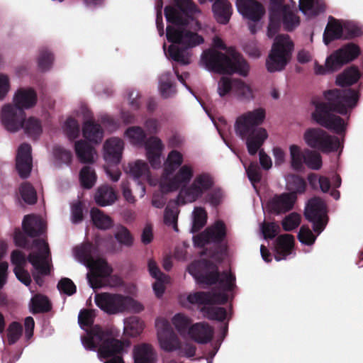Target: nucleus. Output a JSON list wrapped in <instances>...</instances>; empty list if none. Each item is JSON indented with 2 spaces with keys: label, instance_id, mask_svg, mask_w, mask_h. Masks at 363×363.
Instances as JSON below:
<instances>
[{
  "label": "nucleus",
  "instance_id": "f257e3e1",
  "mask_svg": "<svg viewBox=\"0 0 363 363\" xmlns=\"http://www.w3.org/2000/svg\"><path fill=\"white\" fill-rule=\"evenodd\" d=\"M325 101L313 99L312 104L315 111L312 118L318 124L337 135H345L346 124L340 116L335 113L346 115L348 109L356 106L359 100V93L352 89H334L324 91Z\"/></svg>",
  "mask_w": 363,
  "mask_h": 363
},
{
  "label": "nucleus",
  "instance_id": "f03ea898",
  "mask_svg": "<svg viewBox=\"0 0 363 363\" xmlns=\"http://www.w3.org/2000/svg\"><path fill=\"white\" fill-rule=\"evenodd\" d=\"M187 271L199 284L213 285L218 283L223 289L220 292L196 291L190 294L187 296L190 303L206 306L223 305L228 302L226 292L233 291L235 286V277L233 274L228 271L220 273L213 262L206 259L194 261L188 266Z\"/></svg>",
  "mask_w": 363,
  "mask_h": 363
},
{
  "label": "nucleus",
  "instance_id": "7ed1b4c3",
  "mask_svg": "<svg viewBox=\"0 0 363 363\" xmlns=\"http://www.w3.org/2000/svg\"><path fill=\"white\" fill-rule=\"evenodd\" d=\"M164 15L167 21L173 25L167 26L166 29L167 39L172 43L168 48L169 55L174 61L187 65L191 62V49L202 44L203 38L184 28L189 23L188 20L174 7L166 6Z\"/></svg>",
  "mask_w": 363,
  "mask_h": 363
},
{
  "label": "nucleus",
  "instance_id": "20e7f679",
  "mask_svg": "<svg viewBox=\"0 0 363 363\" xmlns=\"http://www.w3.org/2000/svg\"><path fill=\"white\" fill-rule=\"evenodd\" d=\"M23 233L18 228L14 230L13 240L17 247L24 249L35 247L38 252H30L28 261L41 275L47 276L50 273V267L48 259L50 255L48 243L43 239H35L30 245L26 235L30 238H37L43 235L45 230L43 220L34 215H26L22 222Z\"/></svg>",
  "mask_w": 363,
  "mask_h": 363
},
{
  "label": "nucleus",
  "instance_id": "39448f33",
  "mask_svg": "<svg viewBox=\"0 0 363 363\" xmlns=\"http://www.w3.org/2000/svg\"><path fill=\"white\" fill-rule=\"evenodd\" d=\"M201 62L208 70L222 74L236 73L245 77L250 69L247 61L233 47H229L228 54L215 48L206 50L201 55Z\"/></svg>",
  "mask_w": 363,
  "mask_h": 363
},
{
  "label": "nucleus",
  "instance_id": "423d86ee",
  "mask_svg": "<svg viewBox=\"0 0 363 363\" xmlns=\"http://www.w3.org/2000/svg\"><path fill=\"white\" fill-rule=\"evenodd\" d=\"M265 116V110L258 108L240 116L235 121V133L241 139H246L247 151L251 155L257 154L267 138V130L258 127L263 123Z\"/></svg>",
  "mask_w": 363,
  "mask_h": 363
},
{
  "label": "nucleus",
  "instance_id": "0eeeda50",
  "mask_svg": "<svg viewBox=\"0 0 363 363\" xmlns=\"http://www.w3.org/2000/svg\"><path fill=\"white\" fill-rule=\"evenodd\" d=\"M93 245L91 243L76 250L77 257L91 269L87 274L89 283L91 288L98 289L104 286L106 279L113 272L107 261L103 258L94 259L92 255Z\"/></svg>",
  "mask_w": 363,
  "mask_h": 363
},
{
  "label": "nucleus",
  "instance_id": "6e6552de",
  "mask_svg": "<svg viewBox=\"0 0 363 363\" xmlns=\"http://www.w3.org/2000/svg\"><path fill=\"white\" fill-rule=\"evenodd\" d=\"M94 301L96 305L108 314H116L124 311L139 313L143 310V306L133 298L118 294H96Z\"/></svg>",
  "mask_w": 363,
  "mask_h": 363
},
{
  "label": "nucleus",
  "instance_id": "1a4fd4ad",
  "mask_svg": "<svg viewBox=\"0 0 363 363\" xmlns=\"http://www.w3.org/2000/svg\"><path fill=\"white\" fill-rule=\"evenodd\" d=\"M294 43L289 35H278L266 62L267 70L274 72L283 70L291 60Z\"/></svg>",
  "mask_w": 363,
  "mask_h": 363
},
{
  "label": "nucleus",
  "instance_id": "9d476101",
  "mask_svg": "<svg viewBox=\"0 0 363 363\" xmlns=\"http://www.w3.org/2000/svg\"><path fill=\"white\" fill-rule=\"evenodd\" d=\"M306 143L311 148L318 150L323 153L340 151L343 149V140L335 135H331L320 128H310L303 135Z\"/></svg>",
  "mask_w": 363,
  "mask_h": 363
},
{
  "label": "nucleus",
  "instance_id": "9b49d317",
  "mask_svg": "<svg viewBox=\"0 0 363 363\" xmlns=\"http://www.w3.org/2000/svg\"><path fill=\"white\" fill-rule=\"evenodd\" d=\"M214 184V178L210 173L198 174L189 186H184L181 189L179 199L182 197L183 204L193 203L210 191Z\"/></svg>",
  "mask_w": 363,
  "mask_h": 363
},
{
  "label": "nucleus",
  "instance_id": "f8f14e48",
  "mask_svg": "<svg viewBox=\"0 0 363 363\" xmlns=\"http://www.w3.org/2000/svg\"><path fill=\"white\" fill-rule=\"evenodd\" d=\"M306 218L313 223V229L320 233L327 224L326 204L320 197H313L308 200L305 208Z\"/></svg>",
  "mask_w": 363,
  "mask_h": 363
},
{
  "label": "nucleus",
  "instance_id": "ddd939ff",
  "mask_svg": "<svg viewBox=\"0 0 363 363\" xmlns=\"http://www.w3.org/2000/svg\"><path fill=\"white\" fill-rule=\"evenodd\" d=\"M360 53L359 45L348 43L327 57L328 66L331 69H340L344 65L357 58Z\"/></svg>",
  "mask_w": 363,
  "mask_h": 363
},
{
  "label": "nucleus",
  "instance_id": "4468645a",
  "mask_svg": "<svg viewBox=\"0 0 363 363\" xmlns=\"http://www.w3.org/2000/svg\"><path fill=\"white\" fill-rule=\"evenodd\" d=\"M0 115L1 122L8 131L15 133L22 128L26 113L21 107L11 104H6Z\"/></svg>",
  "mask_w": 363,
  "mask_h": 363
},
{
  "label": "nucleus",
  "instance_id": "2eb2a0df",
  "mask_svg": "<svg viewBox=\"0 0 363 363\" xmlns=\"http://www.w3.org/2000/svg\"><path fill=\"white\" fill-rule=\"evenodd\" d=\"M272 16L269 17V23L267 28V35L274 37L279 30L281 24L288 32L295 30L300 24V18L291 9L282 11L279 16L277 25L272 21Z\"/></svg>",
  "mask_w": 363,
  "mask_h": 363
},
{
  "label": "nucleus",
  "instance_id": "dca6fc26",
  "mask_svg": "<svg viewBox=\"0 0 363 363\" xmlns=\"http://www.w3.org/2000/svg\"><path fill=\"white\" fill-rule=\"evenodd\" d=\"M160 346L165 352H171L182 350V342L172 329L168 321H162V328L157 332Z\"/></svg>",
  "mask_w": 363,
  "mask_h": 363
},
{
  "label": "nucleus",
  "instance_id": "f3484780",
  "mask_svg": "<svg viewBox=\"0 0 363 363\" xmlns=\"http://www.w3.org/2000/svg\"><path fill=\"white\" fill-rule=\"evenodd\" d=\"M33 167L31 146L28 143L21 144L17 151L16 169L21 179L28 178Z\"/></svg>",
  "mask_w": 363,
  "mask_h": 363
},
{
  "label": "nucleus",
  "instance_id": "a211bd4d",
  "mask_svg": "<svg viewBox=\"0 0 363 363\" xmlns=\"http://www.w3.org/2000/svg\"><path fill=\"white\" fill-rule=\"evenodd\" d=\"M297 196L293 194H275L268 202L269 211L276 215L286 213L293 209Z\"/></svg>",
  "mask_w": 363,
  "mask_h": 363
},
{
  "label": "nucleus",
  "instance_id": "6ab92c4d",
  "mask_svg": "<svg viewBox=\"0 0 363 363\" xmlns=\"http://www.w3.org/2000/svg\"><path fill=\"white\" fill-rule=\"evenodd\" d=\"M238 11L245 18L259 21L265 13L263 5L257 0H237Z\"/></svg>",
  "mask_w": 363,
  "mask_h": 363
},
{
  "label": "nucleus",
  "instance_id": "aec40b11",
  "mask_svg": "<svg viewBox=\"0 0 363 363\" xmlns=\"http://www.w3.org/2000/svg\"><path fill=\"white\" fill-rule=\"evenodd\" d=\"M110 335L108 330H104L101 326L95 325L86 329V335L82 337V342L86 350H94L101 347Z\"/></svg>",
  "mask_w": 363,
  "mask_h": 363
},
{
  "label": "nucleus",
  "instance_id": "412c9836",
  "mask_svg": "<svg viewBox=\"0 0 363 363\" xmlns=\"http://www.w3.org/2000/svg\"><path fill=\"white\" fill-rule=\"evenodd\" d=\"M104 158L110 164L117 165L120 163L123 150V141L118 138L107 140L104 145Z\"/></svg>",
  "mask_w": 363,
  "mask_h": 363
},
{
  "label": "nucleus",
  "instance_id": "4be33fe9",
  "mask_svg": "<svg viewBox=\"0 0 363 363\" xmlns=\"http://www.w3.org/2000/svg\"><path fill=\"white\" fill-rule=\"evenodd\" d=\"M213 333V327L206 322L192 324L188 330L189 337L199 344H207L211 342Z\"/></svg>",
  "mask_w": 363,
  "mask_h": 363
},
{
  "label": "nucleus",
  "instance_id": "5701e85b",
  "mask_svg": "<svg viewBox=\"0 0 363 363\" xmlns=\"http://www.w3.org/2000/svg\"><path fill=\"white\" fill-rule=\"evenodd\" d=\"M134 363H157V354L149 343H140L133 350Z\"/></svg>",
  "mask_w": 363,
  "mask_h": 363
},
{
  "label": "nucleus",
  "instance_id": "b1692460",
  "mask_svg": "<svg viewBox=\"0 0 363 363\" xmlns=\"http://www.w3.org/2000/svg\"><path fill=\"white\" fill-rule=\"evenodd\" d=\"M128 345V342H126ZM125 342L117 340L111 336V335L105 340L103 345L99 347L98 352L103 358H110L116 356H121L123 351Z\"/></svg>",
  "mask_w": 363,
  "mask_h": 363
},
{
  "label": "nucleus",
  "instance_id": "393cba45",
  "mask_svg": "<svg viewBox=\"0 0 363 363\" xmlns=\"http://www.w3.org/2000/svg\"><path fill=\"white\" fill-rule=\"evenodd\" d=\"M38 96L32 88H20L13 96V102L16 106H19L23 111L33 107L37 103Z\"/></svg>",
  "mask_w": 363,
  "mask_h": 363
},
{
  "label": "nucleus",
  "instance_id": "a878e982",
  "mask_svg": "<svg viewBox=\"0 0 363 363\" xmlns=\"http://www.w3.org/2000/svg\"><path fill=\"white\" fill-rule=\"evenodd\" d=\"M294 245V238L291 234H283L275 240V259L280 261L291 253Z\"/></svg>",
  "mask_w": 363,
  "mask_h": 363
},
{
  "label": "nucleus",
  "instance_id": "bb28decb",
  "mask_svg": "<svg viewBox=\"0 0 363 363\" xmlns=\"http://www.w3.org/2000/svg\"><path fill=\"white\" fill-rule=\"evenodd\" d=\"M194 176L193 168L188 164L183 165L176 174L168 182L167 190L173 191L179 189L181 186L186 185Z\"/></svg>",
  "mask_w": 363,
  "mask_h": 363
},
{
  "label": "nucleus",
  "instance_id": "cd10ccee",
  "mask_svg": "<svg viewBox=\"0 0 363 363\" xmlns=\"http://www.w3.org/2000/svg\"><path fill=\"white\" fill-rule=\"evenodd\" d=\"M343 33V26L339 21L330 16L323 33V42L328 45L335 40L344 38Z\"/></svg>",
  "mask_w": 363,
  "mask_h": 363
},
{
  "label": "nucleus",
  "instance_id": "c85d7f7f",
  "mask_svg": "<svg viewBox=\"0 0 363 363\" xmlns=\"http://www.w3.org/2000/svg\"><path fill=\"white\" fill-rule=\"evenodd\" d=\"M212 10L216 21L221 24H227L233 13L231 4L228 0H216Z\"/></svg>",
  "mask_w": 363,
  "mask_h": 363
},
{
  "label": "nucleus",
  "instance_id": "c756f323",
  "mask_svg": "<svg viewBox=\"0 0 363 363\" xmlns=\"http://www.w3.org/2000/svg\"><path fill=\"white\" fill-rule=\"evenodd\" d=\"M83 136L89 141L94 143L101 142L104 136V130L99 123L89 120L84 123L82 127Z\"/></svg>",
  "mask_w": 363,
  "mask_h": 363
},
{
  "label": "nucleus",
  "instance_id": "7c9ffc66",
  "mask_svg": "<svg viewBox=\"0 0 363 363\" xmlns=\"http://www.w3.org/2000/svg\"><path fill=\"white\" fill-rule=\"evenodd\" d=\"M94 200L98 206H106L113 204L117 200V195L111 186L102 185L97 189Z\"/></svg>",
  "mask_w": 363,
  "mask_h": 363
},
{
  "label": "nucleus",
  "instance_id": "2f4dec72",
  "mask_svg": "<svg viewBox=\"0 0 363 363\" xmlns=\"http://www.w3.org/2000/svg\"><path fill=\"white\" fill-rule=\"evenodd\" d=\"M205 231L210 242L216 244L221 243L227 235L226 225L221 220H216L212 225L206 228Z\"/></svg>",
  "mask_w": 363,
  "mask_h": 363
},
{
  "label": "nucleus",
  "instance_id": "473e14b6",
  "mask_svg": "<svg viewBox=\"0 0 363 363\" xmlns=\"http://www.w3.org/2000/svg\"><path fill=\"white\" fill-rule=\"evenodd\" d=\"M361 77V73L358 67L352 65L346 68L336 78V84L344 87L351 86L358 82Z\"/></svg>",
  "mask_w": 363,
  "mask_h": 363
},
{
  "label": "nucleus",
  "instance_id": "72a5a7b5",
  "mask_svg": "<svg viewBox=\"0 0 363 363\" xmlns=\"http://www.w3.org/2000/svg\"><path fill=\"white\" fill-rule=\"evenodd\" d=\"M76 155L79 162L84 164L93 163L94 148L87 142L84 140H79L75 143L74 145Z\"/></svg>",
  "mask_w": 363,
  "mask_h": 363
},
{
  "label": "nucleus",
  "instance_id": "f704fd0d",
  "mask_svg": "<svg viewBox=\"0 0 363 363\" xmlns=\"http://www.w3.org/2000/svg\"><path fill=\"white\" fill-rule=\"evenodd\" d=\"M90 214L94 225L100 230H108L113 225V219L97 208H92Z\"/></svg>",
  "mask_w": 363,
  "mask_h": 363
},
{
  "label": "nucleus",
  "instance_id": "c9c22d12",
  "mask_svg": "<svg viewBox=\"0 0 363 363\" xmlns=\"http://www.w3.org/2000/svg\"><path fill=\"white\" fill-rule=\"evenodd\" d=\"M97 175L94 168L90 166H84L79 172V182L82 188L91 189L96 183Z\"/></svg>",
  "mask_w": 363,
  "mask_h": 363
},
{
  "label": "nucleus",
  "instance_id": "e433bc0d",
  "mask_svg": "<svg viewBox=\"0 0 363 363\" xmlns=\"http://www.w3.org/2000/svg\"><path fill=\"white\" fill-rule=\"evenodd\" d=\"M286 189L296 196L298 194H303L306 189V182L303 178L296 174L289 175L286 178Z\"/></svg>",
  "mask_w": 363,
  "mask_h": 363
},
{
  "label": "nucleus",
  "instance_id": "4c0bfd02",
  "mask_svg": "<svg viewBox=\"0 0 363 363\" xmlns=\"http://www.w3.org/2000/svg\"><path fill=\"white\" fill-rule=\"evenodd\" d=\"M299 9L303 13H310L317 16L325 10V6L320 0H299Z\"/></svg>",
  "mask_w": 363,
  "mask_h": 363
},
{
  "label": "nucleus",
  "instance_id": "58836bf2",
  "mask_svg": "<svg viewBox=\"0 0 363 363\" xmlns=\"http://www.w3.org/2000/svg\"><path fill=\"white\" fill-rule=\"evenodd\" d=\"M33 313H48L52 309V304L48 298L42 294L35 295L30 301Z\"/></svg>",
  "mask_w": 363,
  "mask_h": 363
},
{
  "label": "nucleus",
  "instance_id": "ea45409f",
  "mask_svg": "<svg viewBox=\"0 0 363 363\" xmlns=\"http://www.w3.org/2000/svg\"><path fill=\"white\" fill-rule=\"evenodd\" d=\"M183 155L177 150H172L165 162L164 174L169 176L182 164Z\"/></svg>",
  "mask_w": 363,
  "mask_h": 363
},
{
  "label": "nucleus",
  "instance_id": "a19ab883",
  "mask_svg": "<svg viewBox=\"0 0 363 363\" xmlns=\"http://www.w3.org/2000/svg\"><path fill=\"white\" fill-rule=\"evenodd\" d=\"M125 171L135 179L142 177H147L149 174V167L147 162L137 160L134 163H129Z\"/></svg>",
  "mask_w": 363,
  "mask_h": 363
},
{
  "label": "nucleus",
  "instance_id": "79ce46f5",
  "mask_svg": "<svg viewBox=\"0 0 363 363\" xmlns=\"http://www.w3.org/2000/svg\"><path fill=\"white\" fill-rule=\"evenodd\" d=\"M201 312L208 319L220 322L223 321L227 316V311L223 307L203 306L201 308Z\"/></svg>",
  "mask_w": 363,
  "mask_h": 363
},
{
  "label": "nucleus",
  "instance_id": "37998d69",
  "mask_svg": "<svg viewBox=\"0 0 363 363\" xmlns=\"http://www.w3.org/2000/svg\"><path fill=\"white\" fill-rule=\"evenodd\" d=\"M172 324L181 336L188 335L189 328L191 325V319L183 313H177L172 318Z\"/></svg>",
  "mask_w": 363,
  "mask_h": 363
},
{
  "label": "nucleus",
  "instance_id": "c03bdc74",
  "mask_svg": "<svg viewBox=\"0 0 363 363\" xmlns=\"http://www.w3.org/2000/svg\"><path fill=\"white\" fill-rule=\"evenodd\" d=\"M22 128L25 133L31 138H38L43 130L40 121L34 117H30L27 120L25 118Z\"/></svg>",
  "mask_w": 363,
  "mask_h": 363
},
{
  "label": "nucleus",
  "instance_id": "a18cd8bd",
  "mask_svg": "<svg viewBox=\"0 0 363 363\" xmlns=\"http://www.w3.org/2000/svg\"><path fill=\"white\" fill-rule=\"evenodd\" d=\"M207 212L203 207H196L194 210L193 224L191 232L193 233L199 232L206 224Z\"/></svg>",
  "mask_w": 363,
  "mask_h": 363
},
{
  "label": "nucleus",
  "instance_id": "49530a36",
  "mask_svg": "<svg viewBox=\"0 0 363 363\" xmlns=\"http://www.w3.org/2000/svg\"><path fill=\"white\" fill-rule=\"evenodd\" d=\"M19 192L25 203L33 205L37 202V193L30 183L23 182L19 187Z\"/></svg>",
  "mask_w": 363,
  "mask_h": 363
},
{
  "label": "nucleus",
  "instance_id": "de8ad7c7",
  "mask_svg": "<svg viewBox=\"0 0 363 363\" xmlns=\"http://www.w3.org/2000/svg\"><path fill=\"white\" fill-rule=\"evenodd\" d=\"M291 167L296 171L301 170L305 160V151L302 152L299 146L292 145L289 147Z\"/></svg>",
  "mask_w": 363,
  "mask_h": 363
},
{
  "label": "nucleus",
  "instance_id": "09e8293b",
  "mask_svg": "<svg viewBox=\"0 0 363 363\" xmlns=\"http://www.w3.org/2000/svg\"><path fill=\"white\" fill-rule=\"evenodd\" d=\"M233 94L240 100H250L253 98L251 87L241 79H235Z\"/></svg>",
  "mask_w": 363,
  "mask_h": 363
},
{
  "label": "nucleus",
  "instance_id": "8fccbe9b",
  "mask_svg": "<svg viewBox=\"0 0 363 363\" xmlns=\"http://www.w3.org/2000/svg\"><path fill=\"white\" fill-rule=\"evenodd\" d=\"M179 210L176 204H168L164 210V222L168 226H172L175 231H178L177 220Z\"/></svg>",
  "mask_w": 363,
  "mask_h": 363
},
{
  "label": "nucleus",
  "instance_id": "3c124183",
  "mask_svg": "<svg viewBox=\"0 0 363 363\" xmlns=\"http://www.w3.org/2000/svg\"><path fill=\"white\" fill-rule=\"evenodd\" d=\"M235 79L225 76L220 78L218 82L217 92L220 97L223 98L233 93Z\"/></svg>",
  "mask_w": 363,
  "mask_h": 363
},
{
  "label": "nucleus",
  "instance_id": "603ef678",
  "mask_svg": "<svg viewBox=\"0 0 363 363\" xmlns=\"http://www.w3.org/2000/svg\"><path fill=\"white\" fill-rule=\"evenodd\" d=\"M293 5L295 2L293 0H289ZM269 17L272 16V21L277 24L279 13L289 8L288 4H285L286 0H269Z\"/></svg>",
  "mask_w": 363,
  "mask_h": 363
},
{
  "label": "nucleus",
  "instance_id": "864d4df0",
  "mask_svg": "<svg viewBox=\"0 0 363 363\" xmlns=\"http://www.w3.org/2000/svg\"><path fill=\"white\" fill-rule=\"evenodd\" d=\"M8 344L13 345L16 343L23 334V326L17 321L11 322L7 328Z\"/></svg>",
  "mask_w": 363,
  "mask_h": 363
},
{
  "label": "nucleus",
  "instance_id": "5fc2aeb1",
  "mask_svg": "<svg viewBox=\"0 0 363 363\" xmlns=\"http://www.w3.org/2000/svg\"><path fill=\"white\" fill-rule=\"evenodd\" d=\"M125 134L130 139L132 143L137 145H143L146 140V134L144 130L139 126L128 128Z\"/></svg>",
  "mask_w": 363,
  "mask_h": 363
},
{
  "label": "nucleus",
  "instance_id": "6e6d98bb",
  "mask_svg": "<svg viewBox=\"0 0 363 363\" xmlns=\"http://www.w3.org/2000/svg\"><path fill=\"white\" fill-rule=\"evenodd\" d=\"M115 238L122 245L131 247L133 244V237L130 230L123 225H119L114 234Z\"/></svg>",
  "mask_w": 363,
  "mask_h": 363
},
{
  "label": "nucleus",
  "instance_id": "4d7b16f0",
  "mask_svg": "<svg viewBox=\"0 0 363 363\" xmlns=\"http://www.w3.org/2000/svg\"><path fill=\"white\" fill-rule=\"evenodd\" d=\"M308 167L312 169H319L322 166V158L320 153L311 150H305L304 163Z\"/></svg>",
  "mask_w": 363,
  "mask_h": 363
},
{
  "label": "nucleus",
  "instance_id": "13d9d810",
  "mask_svg": "<svg viewBox=\"0 0 363 363\" xmlns=\"http://www.w3.org/2000/svg\"><path fill=\"white\" fill-rule=\"evenodd\" d=\"M344 28V39H352L363 35V30L357 23L347 21L342 25Z\"/></svg>",
  "mask_w": 363,
  "mask_h": 363
},
{
  "label": "nucleus",
  "instance_id": "bf43d9fd",
  "mask_svg": "<svg viewBox=\"0 0 363 363\" xmlns=\"http://www.w3.org/2000/svg\"><path fill=\"white\" fill-rule=\"evenodd\" d=\"M53 155L55 160L60 163L67 165L71 164L72 160V153L71 151L61 146H55L53 147Z\"/></svg>",
  "mask_w": 363,
  "mask_h": 363
},
{
  "label": "nucleus",
  "instance_id": "052dcab7",
  "mask_svg": "<svg viewBox=\"0 0 363 363\" xmlns=\"http://www.w3.org/2000/svg\"><path fill=\"white\" fill-rule=\"evenodd\" d=\"M245 167L249 180L255 186L256 184L260 182L262 179V173L257 162H252L247 167L245 166Z\"/></svg>",
  "mask_w": 363,
  "mask_h": 363
},
{
  "label": "nucleus",
  "instance_id": "680f3d73",
  "mask_svg": "<svg viewBox=\"0 0 363 363\" xmlns=\"http://www.w3.org/2000/svg\"><path fill=\"white\" fill-rule=\"evenodd\" d=\"M174 3L179 11L188 17L197 11L196 6L192 0H174Z\"/></svg>",
  "mask_w": 363,
  "mask_h": 363
},
{
  "label": "nucleus",
  "instance_id": "e2e57ef3",
  "mask_svg": "<svg viewBox=\"0 0 363 363\" xmlns=\"http://www.w3.org/2000/svg\"><path fill=\"white\" fill-rule=\"evenodd\" d=\"M301 223V216L298 213L293 212L286 216L282 220L281 225L285 231H291L296 228Z\"/></svg>",
  "mask_w": 363,
  "mask_h": 363
},
{
  "label": "nucleus",
  "instance_id": "0e129e2a",
  "mask_svg": "<svg viewBox=\"0 0 363 363\" xmlns=\"http://www.w3.org/2000/svg\"><path fill=\"white\" fill-rule=\"evenodd\" d=\"M94 311L91 309H82L78 316V322L82 328L91 327L94 321Z\"/></svg>",
  "mask_w": 363,
  "mask_h": 363
},
{
  "label": "nucleus",
  "instance_id": "69168bd1",
  "mask_svg": "<svg viewBox=\"0 0 363 363\" xmlns=\"http://www.w3.org/2000/svg\"><path fill=\"white\" fill-rule=\"evenodd\" d=\"M65 132L69 140H74L79 135V125L77 120L68 118L65 124Z\"/></svg>",
  "mask_w": 363,
  "mask_h": 363
},
{
  "label": "nucleus",
  "instance_id": "338daca9",
  "mask_svg": "<svg viewBox=\"0 0 363 363\" xmlns=\"http://www.w3.org/2000/svg\"><path fill=\"white\" fill-rule=\"evenodd\" d=\"M54 60L52 53L46 49L40 50L38 62L39 68L43 71L48 70Z\"/></svg>",
  "mask_w": 363,
  "mask_h": 363
},
{
  "label": "nucleus",
  "instance_id": "774afa93",
  "mask_svg": "<svg viewBox=\"0 0 363 363\" xmlns=\"http://www.w3.org/2000/svg\"><path fill=\"white\" fill-rule=\"evenodd\" d=\"M58 290L68 296L74 294L77 291V287L74 282L69 278H62L57 284Z\"/></svg>",
  "mask_w": 363,
  "mask_h": 363
}]
</instances>
